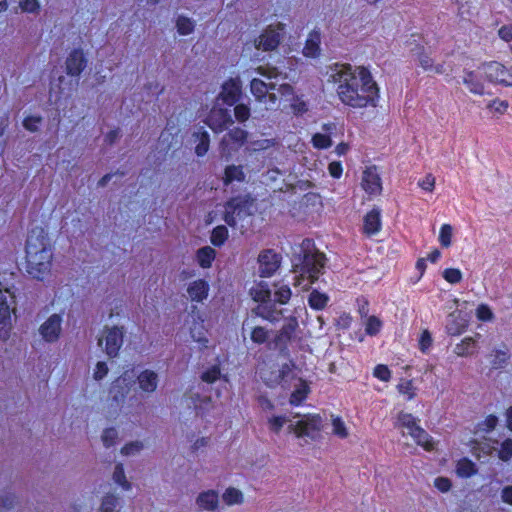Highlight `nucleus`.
I'll return each mask as SVG.
<instances>
[{"instance_id":"nucleus-1","label":"nucleus","mask_w":512,"mask_h":512,"mask_svg":"<svg viewBox=\"0 0 512 512\" xmlns=\"http://www.w3.org/2000/svg\"><path fill=\"white\" fill-rule=\"evenodd\" d=\"M330 71L329 79L338 84L337 94L344 104L354 108L376 106L379 89L368 69L336 63Z\"/></svg>"},{"instance_id":"nucleus-2","label":"nucleus","mask_w":512,"mask_h":512,"mask_svg":"<svg viewBox=\"0 0 512 512\" xmlns=\"http://www.w3.org/2000/svg\"><path fill=\"white\" fill-rule=\"evenodd\" d=\"M53 252L50 239L41 227L33 228L26 240V271L38 281L51 275Z\"/></svg>"},{"instance_id":"nucleus-3","label":"nucleus","mask_w":512,"mask_h":512,"mask_svg":"<svg viewBox=\"0 0 512 512\" xmlns=\"http://www.w3.org/2000/svg\"><path fill=\"white\" fill-rule=\"evenodd\" d=\"M312 243L309 239H305L302 243V257L301 262V276H307L310 283L316 281L319 274L322 272L325 266L326 257L319 251H311Z\"/></svg>"},{"instance_id":"nucleus-4","label":"nucleus","mask_w":512,"mask_h":512,"mask_svg":"<svg viewBox=\"0 0 512 512\" xmlns=\"http://www.w3.org/2000/svg\"><path fill=\"white\" fill-rule=\"evenodd\" d=\"M224 208L223 220L230 227H235L237 220L253 214L254 199L250 195H238L228 200Z\"/></svg>"},{"instance_id":"nucleus-5","label":"nucleus","mask_w":512,"mask_h":512,"mask_svg":"<svg viewBox=\"0 0 512 512\" xmlns=\"http://www.w3.org/2000/svg\"><path fill=\"white\" fill-rule=\"evenodd\" d=\"M103 335L98 339V345L102 346L105 341L104 351L109 358H115L119 355V351L124 342V327L123 326H105L103 328Z\"/></svg>"},{"instance_id":"nucleus-6","label":"nucleus","mask_w":512,"mask_h":512,"mask_svg":"<svg viewBox=\"0 0 512 512\" xmlns=\"http://www.w3.org/2000/svg\"><path fill=\"white\" fill-rule=\"evenodd\" d=\"M297 328V318L290 316L286 319V322L282 328L276 332L272 342L274 344V348L277 349L280 354H288V344L294 338Z\"/></svg>"},{"instance_id":"nucleus-7","label":"nucleus","mask_w":512,"mask_h":512,"mask_svg":"<svg viewBox=\"0 0 512 512\" xmlns=\"http://www.w3.org/2000/svg\"><path fill=\"white\" fill-rule=\"evenodd\" d=\"M14 295L10 290H2L0 288V338L8 337L9 327L11 324V312L14 311Z\"/></svg>"},{"instance_id":"nucleus-8","label":"nucleus","mask_w":512,"mask_h":512,"mask_svg":"<svg viewBox=\"0 0 512 512\" xmlns=\"http://www.w3.org/2000/svg\"><path fill=\"white\" fill-rule=\"evenodd\" d=\"M283 25L268 26L254 41L255 48L263 51L275 50L282 39Z\"/></svg>"},{"instance_id":"nucleus-9","label":"nucleus","mask_w":512,"mask_h":512,"mask_svg":"<svg viewBox=\"0 0 512 512\" xmlns=\"http://www.w3.org/2000/svg\"><path fill=\"white\" fill-rule=\"evenodd\" d=\"M288 428L290 432L295 433L299 437L315 438L316 433L321 428V417L318 415L304 416L296 423H290Z\"/></svg>"},{"instance_id":"nucleus-10","label":"nucleus","mask_w":512,"mask_h":512,"mask_svg":"<svg viewBox=\"0 0 512 512\" xmlns=\"http://www.w3.org/2000/svg\"><path fill=\"white\" fill-rule=\"evenodd\" d=\"M271 332L266 327L256 324L255 317L244 319L241 327L242 336L245 338L246 334H249L251 341L257 345L267 343Z\"/></svg>"},{"instance_id":"nucleus-11","label":"nucleus","mask_w":512,"mask_h":512,"mask_svg":"<svg viewBox=\"0 0 512 512\" xmlns=\"http://www.w3.org/2000/svg\"><path fill=\"white\" fill-rule=\"evenodd\" d=\"M486 78L505 86H512V67L506 68L499 62H490L483 65Z\"/></svg>"},{"instance_id":"nucleus-12","label":"nucleus","mask_w":512,"mask_h":512,"mask_svg":"<svg viewBox=\"0 0 512 512\" xmlns=\"http://www.w3.org/2000/svg\"><path fill=\"white\" fill-rule=\"evenodd\" d=\"M248 137V132L240 127H234L230 129L223 137L220 142V152L222 156H229L233 148L230 144L235 145V150L242 146Z\"/></svg>"},{"instance_id":"nucleus-13","label":"nucleus","mask_w":512,"mask_h":512,"mask_svg":"<svg viewBox=\"0 0 512 512\" xmlns=\"http://www.w3.org/2000/svg\"><path fill=\"white\" fill-rule=\"evenodd\" d=\"M258 263L260 276L270 277L280 267L281 256L273 250L267 249L259 254Z\"/></svg>"},{"instance_id":"nucleus-14","label":"nucleus","mask_w":512,"mask_h":512,"mask_svg":"<svg viewBox=\"0 0 512 512\" xmlns=\"http://www.w3.org/2000/svg\"><path fill=\"white\" fill-rule=\"evenodd\" d=\"M234 120L227 109L214 108L207 117L208 126L216 133L222 132L232 125Z\"/></svg>"},{"instance_id":"nucleus-15","label":"nucleus","mask_w":512,"mask_h":512,"mask_svg":"<svg viewBox=\"0 0 512 512\" xmlns=\"http://www.w3.org/2000/svg\"><path fill=\"white\" fill-rule=\"evenodd\" d=\"M62 318L58 314L51 315L39 328V333L47 342H55L61 333Z\"/></svg>"},{"instance_id":"nucleus-16","label":"nucleus","mask_w":512,"mask_h":512,"mask_svg":"<svg viewBox=\"0 0 512 512\" xmlns=\"http://www.w3.org/2000/svg\"><path fill=\"white\" fill-rule=\"evenodd\" d=\"M87 66V59L81 49H74L70 52L65 61L67 75L78 77Z\"/></svg>"},{"instance_id":"nucleus-17","label":"nucleus","mask_w":512,"mask_h":512,"mask_svg":"<svg viewBox=\"0 0 512 512\" xmlns=\"http://www.w3.org/2000/svg\"><path fill=\"white\" fill-rule=\"evenodd\" d=\"M241 97V82L239 79L231 78L222 85L219 98L224 104L232 106L236 104Z\"/></svg>"},{"instance_id":"nucleus-18","label":"nucleus","mask_w":512,"mask_h":512,"mask_svg":"<svg viewBox=\"0 0 512 512\" xmlns=\"http://www.w3.org/2000/svg\"><path fill=\"white\" fill-rule=\"evenodd\" d=\"M283 315V310H277L275 305L271 301L257 305L251 310L249 317H260L271 323H276L280 320Z\"/></svg>"},{"instance_id":"nucleus-19","label":"nucleus","mask_w":512,"mask_h":512,"mask_svg":"<svg viewBox=\"0 0 512 512\" xmlns=\"http://www.w3.org/2000/svg\"><path fill=\"white\" fill-rule=\"evenodd\" d=\"M362 186L371 195H377L381 192V179L376 167H369L363 172Z\"/></svg>"},{"instance_id":"nucleus-20","label":"nucleus","mask_w":512,"mask_h":512,"mask_svg":"<svg viewBox=\"0 0 512 512\" xmlns=\"http://www.w3.org/2000/svg\"><path fill=\"white\" fill-rule=\"evenodd\" d=\"M137 381L142 391L152 393L157 389L158 375L156 372L146 369L138 375Z\"/></svg>"},{"instance_id":"nucleus-21","label":"nucleus","mask_w":512,"mask_h":512,"mask_svg":"<svg viewBox=\"0 0 512 512\" xmlns=\"http://www.w3.org/2000/svg\"><path fill=\"white\" fill-rule=\"evenodd\" d=\"M196 504L203 510L214 511L219 504L218 492L214 490L201 492L196 498Z\"/></svg>"},{"instance_id":"nucleus-22","label":"nucleus","mask_w":512,"mask_h":512,"mask_svg":"<svg viewBox=\"0 0 512 512\" xmlns=\"http://www.w3.org/2000/svg\"><path fill=\"white\" fill-rule=\"evenodd\" d=\"M209 286L206 281L199 279L192 282L188 289V296L192 301H202L208 296Z\"/></svg>"},{"instance_id":"nucleus-23","label":"nucleus","mask_w":512,"mask_h":512,"mask_svg":"<svg viewBox=\"0 0 512 512\" xmlns=\"http://www.w3.org/2000/svg\"><path fill=\"white\" fill-rule=\"evenodd\" d=\"M194 142H196L195 153L198 156L205 155L209 150L210 136L209 133L200 127L197 131L193 132Z\"/></svg>"},{"instance_id":"nucleus-24","label":"nucleus","mask_w":512,"mask_h":512,"mask_svg":"<svg viewBox=\"0 0 512 512\" xmlns=\"http://www.w3.org/2000/svg\"><path fill=\"white\" fill-rule=\"evenodd\" d=\"M381 228L380 210L372 209L364 217V232L368 235L377 233Z\"/></svg>"},{"instance_id":"nucleus-25","label":"nucleus","mask_w":512,"mask_h":512,"mask_svg":"<svg viewBox=\"0 0 512 512\" xmlns=\"http://www.w3.org/2000/svg\"><path fill=\"white\" fill-rule=\"evenodd\" d=\"M122 506V499L114 494L107 493L102 497L99 507L100 512H118Z\"/></svg>"},{"instance_id":"nucleus-26","label":"nucleus","mask_w":512,"mask_h":512,"mask_svg":"<svg viewBox=\"0 0 512 512\" xmlns=\"http://www.w3.org/2000/svg\"><path fill=\"white\" fill-rule=\"evenodd\" d=\"M252 299L260 304L271 301L272 292L266 282H260L250 289Z\"/></svg>"},{"instance_id":"nucleus-27","label":"nucleus","mask_w":512,"mask_h":512,"mask_svg":"<svg viewBox=\"0 0 512 512\" xmlns=\"http://www.w3.org/2000/svg\"><path fill=\"white\" fill-rule=\"evenodd\" d=\"M320 53V34L313 32L309 35L303 48V54L307 57H317Z\"/></svg>"},{"instance_id":"nucleus-28","label":"nucleus","mask_w":512,"mask_h":512,"mask_svg":"<svg viewBox=\"0 0 512 512\" xmlns=\"http://www.w3.org/2000/svg\"><path fill=\"white\" fill-rule=\"evenodd\" d=\"M250 90L253 96L259 102H266L267 98V86L266 82L261 79L254 78L250 83Z\"/></svg>"},{"instance_id":"nucleus-29","label":"nucleus","mask_w":512,"mask_h":512,"mask_svg":"<svg viewBox=\"0 0 512 512\" xmlns=\"http://www.w3.org/2000/svg\"><path fill=\"white\" fill-rule=\"evenodd\" d=\"M476 348V339L474 337H466L461 343L457 344L454 351L458 356H468L474 353Z\"/></svg>"},{"instance_id":"nucleus-30","label":"nucleus","mask_w":512,"mask_h":512,"mask_svg":"<svg viewBox=\"0 0 512 512\" xmlns=\"http://www.w3.org/2000/svg\"><path fill=\"white\" fill-rule=\"evenodd\" d=\"M463 83L467 85L472 93L482 95L484 93L483 84L477 79L473 71L465 72Z\"/></svg>"},{"instance_id":"nucleus-31","label":"nucleus","mask_w":512,"mask_h":512,"mask_svg":"<svg viewBox=\"0 0 512 512\" xmlns=\"http://www.w3.org/2000/svg\"><path fill=\"white\" fill-rule=\"evenodd\" d=\"M245 173L243 171L242 166L229 165L225 168V177L224 181L226 184L231 183L233 181H244Z\"/></svg>"},{"instance_id":"nucleus-32","label":"nucleus","mask_w":512,"mask_h":512,"mask_svg":"<svg viewBox=\"0 0 512 512\" xmlns=\"http://www.w3.org/2000/svg\"><path fill=\"white\" fill-rule=\"evenodd\" d=\"M177 32L180 35H189L195 29V21L183 15H179L176 19Z\"/></svg>"},{"instance_id":"nucleus-33","label":"nucleus","mask_w":512,"mask_h":512,"mask_svg":"<svg viewBox=\"0 0 512 512\" xmlns=\"http://www.w3.org/2000/svg\"><path fill=\"white\" fill-rule=\"evenodd\" d=\"M411 437L417 442L418 445L424 447L427 451L434 448L433 442L430 439L429 434L421 427L415 429L411 434Z\"/></svg>"},{"instance_id":"nucleus-34","label":"nucleus","mask_w":512,"mask_h":512,"mask_svg":"<svg viewBox=\"0 0 512 512\" xmlns=\"http://www.w3.org/2000/svg\"><path fill=\"white\" fill-rule=\"evenodd\" d=\"M215 258V251L209 246L202 247L197 252V259L201 267L208 268Z\"/></svg>"},{"instance_id":"nucleus-35","label":"nucleus","mask_w":512,"mask_h":512,"mask_svg":"<svg viewBox=\"0 0 512 512\" xmlns=\"http://www.w3.org/2000/svg\"><path fill=\"white\" fill-rule=\"evenodd\" d=\"M112 478L113 481L121 486L124 490L128 491L131 489V483L126 479L122 463L115 465Z\"/></svg>"},{"instance_id":"nucleus-36","label":"nucleus","mask_w":512,"mask_h":512,"mask_svg":"<svg viewBox=\"0 0 512 512\" xmlns=\"http://www.w3.org/2000/svg\"><path fill=\"white\" fill-rule=\"evenodd\" d=\"M228 238V229L224 225L216 226L210 236V241L214 246L220 247Z\"/></svg>"},{"instance_id":"nucleus-37","label":"nucleus","mask_w":512,"mask_h":512,"mask_svg":"<svg viewBox=\"0 0 512 512\" xmlns=\"http://www.w3.org/2000/svg\"><path fill=\"white\" fill-rule=\"evenodd\" d=\"M328 300L329 297L326 294L313 290L309 295L308 302L311 308L321 310L327 305Z\"/></svg>"},{"instance_id":"nucleus-38","label":"nucleus","mask_w":512,"mask_h":512,"mask_svg":"<svg viewBox=\"0 0 512 512\" xmlns=\"http://www.w3.org/2000/svg\"><path fill=\"white\" fill-rule=\"evenodd\" d=\"M476 472L475 464L469 459H461L457 464V474L461 477H470Z\"/></svg>"},{"instance_id":"nucleus-39","label":"nucleus","mask_w":512,"mask_h":512,"mask_svg":"<svg viewBox=\"0 0 512 512\" xmlns=\"http://www.w3.org/2000/svg\"><path fill=\"white\" fill-rule=\"evenodd\" d=\"M398 422L401 427L407 429V433L411 435L415 429H418L420 426L417 424V420L411 414L400 413L398 416Z\"/></svg>"},{"instance_id":"nucleus-40","label":"nucleus","mask_w":512,"mask_h":512,"mask_svg":"<svg viewBox=\"0 0 512 512\" xmlns=\"http://www.w3.org/2000/svg\"><path fill=\"white\" fill-rule=\"evenodd\" d=\"M17 503L16 495L11 491H3L0 494V509L11 510Z\"/></svg>"},{"instance_id":"nucleus-41","label":"nucleus","mask_w":512,"mask_h":512,"mask_svg":"<svg viewBox=\"0 0 512 512\" xmlns=\"http://www.w3.org/2000/svg\"><path fill=\"white\" fill-rule=\"evenodd\" d=\"M222 497L227 505L240 504L243 501L242 493L235 488H228Z\"/></svg>"},{"instance_id":"nucleus-42","label":"nucleus","mask_w":512,"mask_h":512,"mask_svg":"<svg viewBox=\"0 0 512 512\" xmlns=\"http://www.w3.org/2000/svg\"><path fill=\"white\" fill-rule=\"evenodd\" d=\"M101 439H102L103 445L106 448H110L117 443L118 431L113 427L106 428L101 435Z\"/></svg>"},{"instance_id":"nucleus-43","label":"nucleus","mask_w":512,"mask_h":512,"mask_svg":"<svg viewBox=\"0 0 512 512\" xmlns=\"http://www.w3.org/2000/svg\"><path fill=\"white\" fill-rule=\"evenodd\" d=\"M251 115V111L248 105L239 103L234 107V116L235 119L240 122H246Z\"/></svg>"},{"instance_id":"nucleus-44","label":"nucleus","mask_w":512,"mask_h":512,"mask_svg":"<svg viewBox=\"0 0 512 512\" xmlns=\"http://www.w3.org/2000/svg\"><path fill=\"white\" fill-rule=\"evenodd\" d=\"M277 93L280 98L285 101L292 102L296 98L293 87L288 83L279 85L277 88Z\"/></svg>"},{"instance_id":"nucleus-45","label":"nucleus","mask_w":512,"mask_h":512,"mask_svg":"<svg viewBox=\"0 0 512 512\" xmlns=\"http://www.w3.org/2000/svg\"><path fill=\"white\" fill-rule=\"evenodd\" d=\"M291 290L288 286L282 285L274 292V302L286 304L290 300Z\"/></svg>"},{"instance_id":"nucleus-46","label":"nucleus","mask_w":512,"mask_h":512,"mask_svg":"<svg viewBox=\"0 0 512 512\" xmlns=\"http://www.w3.org/2000/svg\"><path fill=\"white\" fill-rule=\"evenodd\" d=\"M143 443L141 441H132L124 445L121 449V454L124 456H131L138 454L143 449Z\"/></svg>"},{"instance_id":"nucleus-47","label":"nucleus","mask_w":512,"mask_h":512,"mask_svg":"<svg viewBox=\"0 0 512 512\" xmlns=\"http://www.w3.org/2000/svg\"><path fill=\"white\" fill-rule=\"evenodd\" d=\"M498 457L502 461H509L512 457V439L508 438L501 443Z\"/></svg>"},{"instance_id":"nucleus-48","label":"nucleus","mask_w":512,"mask_h":512,"mask_svg":"<svg viewBox=\"0 0 512 512\" xmlns=\"http://www.w3.org/2000/svg\"><path fill=\"white\" fill-rule=\"evenodd\" d=\"M449 322L447 323V326H446V329H447V332L450 334V335H459L460 333H462V331L464 330V323L463 322H457L455 319H454V314H450L449 315Z\"/></svg>"},{"instance_id":"nucleus-49","label":"nucleus","mask_w":512,"mask_h":512,"mask_svg":"<svg viewBox=\"0 0 512 512\" xmlns=\"http://www.w3.org/2000/svg\"><path fill=\"white\" fill-rule=\"evenodd\" d=\"M443 278L451 284H456L462 280V273L459 269L448 268L443 271Z\"/></svg>"},{"instance_id":"nucleus-50","label":"nucleus","mask_w":512,"mask_h":512,"mask_svg":"<svg viewBox=\"0 0 512 512\" xmlns=\"http://www.w3.org/2000/svg\"><path fill=\"white\" fill-rule=\"evenodd\" d=\"M452 238V227L449 224H444L441 227L439 241L443 247H449L451 245Z\"/></svg>"},{"instance_id":"nucleus-51","label":"nucleus","mask_w":512,"mask_h":512,"mask_svg":"<svg viewBox=\"0 0 512 512\" xmlns=\"http://www.w3.org/2000/svg\"><path fill=\"white\" fill-rule=\"evenodd\" d=\"M315 147L320 149H326L332 146V140L329 136L317 133L312 138Z\"/></svg>"},{"instance_id":"nucleus-52","label":"nucleus","mask_w":512,"mask_h":512,"mask_svg":"<svg viewBox=\"0 0 512 512\" xmlns=\"http://www.w3.org/2000/svg\"><path fill=\"white\" fill-rule=\"evenodd\" d=\"M381 321L376 316H370L367 319L365 331L368 335H376L381 328Z\"/></svg>"},{"instance_id":"nucleus-53","label":"nucleus","mask_w":512,"mask_h":512,"mask_svg":"<svg viewBox=\"0 0 512 512\" xmlns=\"http://www.w3.org/2000/svg\"><path fill=\"white\" fill-rule=\"evenodd\" d=\"M373 375L374 377L384 382H388L391 378V372L389 368L383 364H379L374 368Z\"/></svg>"},{"instance_id":"nucleus-54","label":"nucleus","mask_w":512,"mask_h":512,"mask_svg":"<svg viewBox=\"0 0 512 512\" xmlns=\"http://www.w3.org/2000/svg\"><path fill=\"white\" fill-rule=\"evenodd\" d=\"M220 377V369L218 366H213L202 373L201 379L207 383H213Z\"/></svg>"},{"instance_id":"nucleus-55","label":"nucleus","mask_w":512,"mask_h":512,"mask_svg":"<svg viewBox=\"0 0 512 512\" xmlns=\"http://www.w3.org/2000/svg\"><path fill=\"white\" fill-rule=\"evenodd\" d=\"M41 122L42 118L40 116H28L24 119L23 126L30 132H36Z\"/></svg>"},{"instance_id":"nucleus-56","label":"nucleus","mask_w":512,"mask_h":512,"mask_svg":"<svg viewBox=\"0 0 512 512\" xmlns=\"http://www.w3.org/2000/svg\"><path fill=\"white\" fill-rule=\"evenodd\" d=\"M276 144L275 139H261L251 142V147L254 151L266 150L273 147Z\"/></svg>"},{"instance_id":"nucleus-57","label":"nucleus","mask_w":512,"mask_h":512,"mask_svg":"<svg viewBox=\"0 0 512 512\" xmlns=\"http://www.w3.org/2000/svg\"><path fill=\"white\" fill-rule=\"evenodd\" d=\"M287 422H288V419L286 417H284V416L272 417L269 420V428H270L271 431H273L275 433H279L281 428Z\"/></svg>"},{"instance_id":"nucleus-58","label":"nucleus","mask_w":512,"mask_h":512,"mask_svg":"<svg viewBox=\"0 0 512 512\" xmlns=\"http://www.w3.org/2000/svg\"><path fill=\"white\" fill-rule=\"evenodd\" d=\"M333 434L339 436L340 438L347 437L348 433L343 421L340 418L333 419Z\"/></svg>"},{"instance_id":"nucleus-59","label":"nucleus","mask_w":512,"mask_h":512,"mask_svg":"<svg viewBox=\"0 0 512 512\" xmlns=\"http://www.w3.org/2000/svg\"><path fill=\"white\" fill-rule=\"evenodd\" d=\"M498 423V418L494 415H489L484 422L479 424V430L490 432L495 428Z\"/></svg>"},{"instance_id":"nucleus-60","label":"nucleus","mask_w":512,"mask_h":512,"mask_svg":"<svg viewBox=\"0 0 512 512\" xmlns=\"http://www.w3.org/2000/svg\"><path fill=\"white\" fill-rule=\"evenodd\" d=\"M20 7L25 12L34 13L39 10L40 5L37 0H21Z\"/></svg>"},{"instance_id":"nucleus-61","label":"nucleus","mask_w":512,"mask_h":512,"mask_svg":"<svg viewBox=\"0 0 512 512\" xmlns=\"http://www.w3.org/2000/svg\"><path fill=\"white\" fill-rule=\"evenodd\" d=\"M477 317L482 321H490L493 319V313L487 305H480L477 308Z\"/></svg>"},{"instance_id":"nucleus-62","label":"nucleus","mask_w":512,"mask_h":512,"mask_svg":"<svg viewBox=\"0 0 512 512\" xmlns=\"http://www.w3.org/2000/svg\"><path fill=\"white\" fill-rule=\"evenodd\" d=\"M397 388L400 393L408 394L409 399H412L414 397V392H413L414 387H413L412 381H410V380L403 381L398 384Z\"/></svg>"},{"instance_id":"nucleus-63","label":"nucleus","mask_w":512,"mask_h":512,"mask_svg":"<svg viewBox=\"0 0 512 512\" xmlns=\"http://www.w3.org/2000/svg\"><path fill=\"white\" fill-rule=\"evenodd\" d=\"M432 344V337H431V334L425 330L422 334H421V337H420V340H419V347H420V350L422 352H425L426 350L429 349V347L431 346Z\"/></svg>"},{"instance_id":"nucleus-64","label":"nucleus","mask_w":512,"mask_h":512,"mask_svg":"<svg viewBox=\"0 0 512 512\" xmlns=\"http://www.w3.org/2000/svg\"><path fill=\"white\" fill-rule=\"evenodd\" d=\"M108 367H107V364L105 362H98L96 364V368H95V371H94V379L95 380H102L108 373Z\"/></svg>"}]
</instances>
